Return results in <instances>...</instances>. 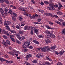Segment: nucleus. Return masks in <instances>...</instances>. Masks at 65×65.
Listing matches in <instances>:
<instances>
[{"label": "nucleus", "mask_w": 65, "mask_h": 65, "mask_svg": "<svg viewBox=\"0 0 65 65\" xmlns=\"http://www.w3.org/2000/svg\"><path fill=\"white\" fill-rule=\"evenodd\" d=\"M45 32L47 34V36H50L51 35L53 34L54 31H51V32H50L48 31L47 30Z\"/></svg>", "instance_id": "nucleus-1"}, {"label": "nucleus", "mask_w": 65, "mask_h": 65, "mask_svg": "<svg viewBox=\"0 0 65 65\" xmlns=\"http://www.w3.org/2000/svg\"><path fill=\"white\" fill-rule=\"evenodd\" d=\"M49 6L51 8H52L54 10H56V9L55 8L54 6H55V5L54 4H50L49 3Z\"/></svg>", "instance_id": "nucleus-2"}, {"label": "nucleus", "mask_w": 65, "mask_h": 65, "mask_svg": "<svg viewBox=\"0 0 65 65\" xmlns=\"http://www.w3.org/2000/svg\"><path fill=\"white\" fill-rule=\"evenodd\" d=\"M3 32L5 34H6V35L7 36H9V35H10L9 32H8V31H6L4 30L3 31Z\"/></svg>", "instance_id": "nucleus-3"}, {"label": "nucleus", "mask_w": 65, "mask_h": 65, "mask_svg": "<svg viewBox=\"0 0 65 65\" xmlns=\"http://www.w3.org/2000/svg\"><path fill=\"white\" fill-rule=\"evenodd\" d=\"M45 15H46V16H50L51 17H53V15L51 13H44Z\"/></svg>", "instance_id": "nucleus-4"}, {"label": "nucleus", "mask_w": 65, "mask_h": 65, "mask_svg": "<svg viewBox=\"0 0 65 65\" xmlns=\"http://www.w3.org/2000/svg\"><path fill=\"white\" fill-rule=\"evenodd\" d=\"M32 55L29 54H28L26 57L25 59L26 60H28L29 59V58H30V57H32Z\"/></svg>", "instance_id": "nucleus-5"}, {"label": "nucleus", "mask_w": 65, "mask_h": 65, "mask_svg": "<svg viewBox=\"0 0 65 65\" xmlns=\"http://www.w3.org/2000/svg\"><path fill=\"white\" fill-rule=\"evenodd\" d=\"M43 48L44 50H46V51L48 50H50V47H48V46H45V47H43Z\"/></svg>", "instance_id": "nucleus-6"}, {"label": "nucleus", "mask_w": 65, "mask_h": 65, "mask_svg": "<svg viewBox=\"0 0 65 65\" xmlns=\"http://www.w3.org/2000/svg\"><path fill=\"white\" fill-rule=\"evenodd\" d=\"M30 42H28L27 43V44L25 46H24L23 47L24 48H26V47H28V48H29V46L30 45Z\"/></svg>", "instance_id": "nucleus-7"}, {"label": "nucleus", "mask_w": 65, "mask_h": 65, "mask_svg": "<svg viewBox=\"0 0 65 65\" xmlns=\"http://www.w3.org/2000/svg\"><path fill=\"white\" fill-rule=\"evenodd\" d=\"M45 42L46 43L48 44V43H51V41H50V39H48L46 40H45Z\"/></svg>", "instance_id": "nucleus-8"}, {"label": "nucleus", "mask_w": 65, "mask_h": 65, "mask_svg": "<svg viewBox=\"0 0 65 65\" xmlns=\"http://www.w3.org/2000/svg\"><path fill=\"white\" fill-rule=\"evenodd\" d=\"M0 11H1V14H4V10L2 8H0Z\"/></svg>", "instance_id": "nucleus-9"}, {"label": "nucleus", "mask_w": 65, "mask_h": 65, "mask_svg": "<svg viewBox=\"0 0 65 65\" xmlns=\"http://www.w3.org/2000/svg\"><path fill=\"white\" fill-rule=\"evenodd\" d=\"M8 53L9 54L12 55V56H14L15 55V54H14V53L13 52H9Z\"/></svg>", "instance_id": "nucleus-10"}, {"label": "nucleus", "mask_w": 65, "mask_h": 65, "mask_svg": "<svg viewBox=\"0 0 65 65\" xmlns=\"http://www.w3.org/2000/svg\"><path fill=\"white\" fill-rule=\"evenodd\" d=\"M38 30L37 29H35L34 30V32L35 33H36V34H37L38 33Z\"/></svg>", "instance_id": "nucleus-11"}, {"label": "nucleus", "mask_w": 65, "mask_h": 65, "mask_svg": "<svg viewBox=\"0 0 65 65\" xmlns=\"http://www.w3.org/2000/svg\"><path fill=\"white\" fill-rule=\"evenodd\" d=\"M33 42L34 43H36V44H39V42L37 41L34 40L33 41Z\"/></svg>", "instance_id": "nucleus-12"}, {"label": "nucleus", "mask_w": 65, "mask_h": 65, "mask_svg": "<svg viewBox=\"0 0 65 65\" xmlns=\"http://www.w3.org/2000/svg\"><path fill=\"white\" fill-rule=\"evenodd\" d=\"M2 44L4 46H5L6 47V46H7L8 45L6 43V42H4V41H3L2 42Z\"/></svg>", "instance_id": "nucleus-13"}, {"label": "nucleus", "mask_w": 65, "mask_h": 65, "mask_svg": "<svg viewBox=\"0 0 65 65\" xmlns=\"http://www.w3.org/2000/svg\"><path fill=\"white\" fill-rule=\"evenodd\" d=\"M41 20H42V18H38L37 19V21L38 22H41Z\"/></svg>", "instance_id": "nucleus-14"}, {"label": "nucleus", "mask_w": 65, "mask_h": 65, "mask_svg": "<svg viewBox=\"0 0 65 65\" xmlns=\"http://www.w3.org/2000/svg\"><path fill=\"white\" fill-rule=\"evenodd\" d=\"M45 26L48 29H51L52 30H53V29H54L53 28L50 27V26L47 25H45Z\"/></svg>", "instance_id": "nucleus-15"}, {"label": "nucleus", "mask_w": 65, "mask_h": 65, "mask_svg": "<svg viewBox=\"0 0 65 65\" xmlns=\"http://www.w3.org/2000/svg\"><path fill=\"white\" fill-rule=\"evenodd\" d=\"M10 32L12 33H16V31L14 30H10Z\"/></svg>", "instance_id": "nucleus-16"}, {"label": "nucleus", "mask_w": 65, "mask_h": 65, "mask_svg": "<svg viewBox=\"0 0 65 65\" xmlns=\"http://www.w3.org/2000/svg\"><path fill=\"white\" fill-rule=\"evenodd\" d=\"M46 59L48 60H49V61H52V60L50 58V57L48 56H47L46 57Z\"/></svg>", "instance_id": "nucleus-17"}, {"label": "nucleus", "mask_w": 65, "mask_h": 65, "mask_svg": "<svg viewBox=\"0 0 65 65\" xmlns=\"http://www.w3.org/2000/svg\"><path fill=\"white\" fill-rule=\"evenodd\" d=\"M18 9L20 10H21V11H23V10H24V8L23 7H19Z\"/></svg>", "instance_id": "nucleus-18"}, {"label": "nucleus", "mask_w": 65, "mask_h": 65, "mask_svg": "<svg viewBox=\"0 0 65 65\" xmlns=\"http://www.w3.org/2000/svg\"><path fill=\"white\" fill-rule=\"evenodd\" d=\"M19 19L20 21H23V17L21 16H20L19 17Z\"/></svg>", "instance_id": "nucleus-19"}, {"label": "nucleus", "mask_w": 65, "mask_h": 65, "mask_svg": "<svg viewBox=\"0 0 65 65\" xmlns=\"http://www.w3.org/2000/svg\"><path fill=\"white\" fill-rule=\"evenodd\" d=\"M12 19L14 21L16 20V18H15V17L13 16H12Z\"/></svg>", "instance_id": "nucleus-20"}, {"label": "nucleus", "mask_w": 65, "mask_h": 65, "mask_svg": "<svg viewBox=\"0 0 65 65\" xmlns=\"http://www.w3.org/2000/svg\"><path fill=\"white\" fill-rule=\"evenodd\" d=\"M26 15L27 16V17H29V18H31V17H32L31 14H26Z\"/></svg>", "instance_id": "nucleus-21"}, {"label": "nucleus", "mask_w": 65, "mask_h": 65, "mask_svg": "<svg viewBox=\"0 0 65 65\" xmlns=\"http://www.w3.org/2000/svg\"><path fill=\"white\" fill-rule=\"evenodd\" d=\"M57 13L58 14H59V15H62V14H63V13L61 12V11H58L57 12Z\"/></svg>", "instance_id": "nucleus-22"}, {"label": "nucleus", "mask_w": 65, "mask_h": 65, "mask_svg": "<svg viewBox=\"0 0 65 65\" xmlns=\"http://www.w3.org/2000/svg\"><path fill=\"white\" fill-rule=\"evenodd\" d=\"M16 43H18V44H21V42L17 40H16Z\"/></svg>", "instance_id": "nucleus-23"}, {"label": "nucleus", "mask_w": 65, "mask_h": 65, "mask_svg": "<svg viewBox=\"0 0 65 65\" xmlns=\"http://www.w3.org/2000/svg\"><path fill=\"white\" fill-rule=\"evenodd\" d=\"M60 25L62 27L65 26V22H63L62 24H61V23Z\"/></svg>", "instance_id": "nucleus-24"}, {"label": "nucleus", "mask_w": 65, "mask_h": 65, "mask_svg": "<svg viewBox=\"0 0 65 65\" xmlns=\"http://www.w3.org/2000/svg\"><path fill=\"white\" fill-rule=\"evenodd\" d=\"M36 57L37 58H40L41 57V54H38L37 55Z\"/></svg>", "instance_id": "nucleus-25"}, {"label": "nucleus", "mask_w": 65, "mask_h": 65, "mask_svg": "<svg viewBox=\"0 0 65 65\" xmlns=\"http://www.w3.org/2000/svg\"><path fill=\"white\" fill-rule=\"evenodd\" d=\"M12 14L14 16V17H17V14L15 13L14 12H13L12 13Z\"/></svg>", "instance_id": "nucleus-26"}, {"label": "nucleus", "mask_w": 65, "mask_h": 65, "mask_svg": "<svg viewBox=\"0 0 65 65\" xmlns=\"http://www.w3.org/2000/svg\"><path fill=\"white\" fill-rule=\"evenodd\" d=\"M44 3L45 4L48 5L49 4V2L46 1H44Z\"/></svg>", "instance_id": "nucleus-27"}, {"label": "nucleus", "mask_w": 65, "mask_h": 65, "mask_svg": "<svg viewBox=\"0 0 65 65\" xmlns=\"http://www.w3.org/2000/svg\"><path fill=\"white\" fill-rule=\"evenodd\" d=\"M55 23L57 24H59V25H61V23L57 21H56L55 22Z\"/></svg>", "instance_id": "nucleus-28"}, {"label": "nucleus", "mask_w": 65, "mask_h": 65, "mask_svg": "<svg viewBox=\"0 0 65 65\" xmlns=\"http://www.w3.org/2000/svg\"><path fill=\"white\" fill-rule=\"evenodd\" d=\"M18 32L20 34H21V35H22L23 33V32L21 30H19L18 31Z\"/></svg>", "instance_id": "nucleus-29"}, {"label": "nucleus", "mask_w": 65, "mask_h": 65, "mask_svg": "<svg viewBox=\"0 0 65 65\" xmlns=\"http://www.w3.org/2000/svg\"><path fill=\"white\" fill-rule=\"evenodd\" d=\"M31 18L32 19H36V17H35V15H33L32 16H31Z\"/></svg>", "instance_id": "nucleus-30"}, {"label": "nucleus", "mask_w": 65, "mask_h": 65, "mask_svg": "<svg viewBox=\"0 0 65 65\" xmlns=\"http://www.w3.org/2000/svg\"><path fill=\"white\" fill-rule=\"evenodd\" d=\"M37 10L38 11H39V12H40L41 13H43V12H44V11L41 10H40L39 9H38Z\"/></svg>", "instance_id": "nucleus-31"}, {"label": "nucleus", "mask_w": 65, "mask_h": 65, "mask_svg": "<svg viewBox=\"0 0 65 65\" xmlns=\"http://www.w3.org/2000/svg\"><path fill=\"white\" fill-rule=\"evenodd\" d=\"M25 38V37L24 36H23L21 37V40H24Z\"/></svg>", "instance_id": "nucleus-32"}, {"label": "nucleus", "mask_w": 65, "mask_h": 65, "mask_svg": "<svg viewBox=\"0 0 65 65\" xmlns=\"http://www.w3.org/2000/svg\"><path fill=\"white\" fill-rule=\"evenodd\" d=\"M59 53L60 55H63V54H64V51H61Z\"/></svg>", "instance_id": "nucleus-33"}, {"label": "nucleus", "mask_w": 65, "mask_h": 65, "mask_svg": "<svg viewBox=\"0 0 65 65\" xmlns=\"http://www.w3.org/2000/svg\"><path fill=\"white\" fill-rule=\"evenodd\" d=\"M5 39H7V36L5 35H3L2 36Z\"/></svg>", "instance_id": "nucleus-34"}, {"label": "nucleus", "mask_w": 65, "mask_h": 65, "mask_svg": "<svg viewBox=\"0 0 65 65\" xmlns=\"http://www.w3.org/2000/svg\"><path fill=\"white\" fill-rule=\"evenodd\" d=\"M49 3L54 4V1L53 0H50L49 1Z\"/></svg>", "instance_id": "nucleus-35"}, {"label": "nucleus", "mask_w": 65, "mask_h": 65, "mask_svg": "<svg viewBox=\"0 0 65 65\" xmlns=\"http://www.w3.org/2000/svg\"><path fill=\"white\" fill-rule=\"evenodd\" d=\"M28 26L26 25V26L24 27V29L25 30H26L28 29Z\"/></svg>", "instance_id": "nucleus-36"}, {"label": "nucleus", "mask_w": 65, "mask_h": 65, "mask_svg": "<svg viewBox=\"0 0 65 65\" xmlns=\"http://www.w3.org/2000/svg\"><path fill=\"white\" fill-rule=\"evenodd\" d=\"M57 65H63V64H62L61 62H59L57 63Z\"/></svg>", "instance_id": "nucleus-37"}, {"label": "nucleus", "mask_w": 65, "mask_h": 65, "mask_svg": "<svg viewBox=\"0 0 65 65\" xmlns=\"http://www.w3.org/2000/svg\"><path fill=\"white\" fill-rule=\"evenodd\" d=\"M62 31V34H65V29H63Z\"/></svg>", "instance_id": "nucleus-38"}, {"label": "nucleus", "mask_w": 65, "mask_h": 65, "mask_svg": "<svg viewBox=\"0 0 65 65\" xmlns=\"http://www.w3.org/2000/svg\"><path fill=\"white\" fill-rule=\"evenodd\" d=\"M55 48H56L55 46H52L50 48V49L51 50H54V49H55Z\"/></svg>", "instance_id": "nucleus-39"}, {"label": "nucleus", "mask_w": 65, "mask_h": 65, "mask_svg": "<svg viewBox=\"0 0 65 65\" xmlns=\"http://www.w3.org/2000/svg\"><path fill=\"white\" fill-rule=\"evenodd\" d=\"M0 60H1V61H6V59H3V58H0Z\"/></svg>", "instance_id": "nucleus-40"}, {"label": "nucleus", "mask_w": 65, "mask_h": 65, "mask_svg": "<svg viewBox=\"0 0 65 65\" xmlns=\"http://www.w3.org/2000/svg\"><path fill=\"white\" fill-rule=\"evenodd\" d=\"M30 34L32 35H34V32H33V30H31L30 31Z\"/></svg>", "instance_id": "nucleus-41"}, {"label": "nucleus", "mask_w": 65, "mask_h": 65, "mask_svg": "<svg viewBox=\"0 0 65 65\" xmlns=\"http://www.w3.org/2000/svg\"><path fill=\"white\" fill-rule=\"evenodd\" d=\"M6 28L7 29H8V30H10V28H9V26L8 25H7L6 26Z\"/></svg>", "instance_id": "nucleus-42"}, {"label": "nucleus", "mask_w": 65, "mask_h": 65, "mask_svg": "<svg viewBox=\"0 0 65 65\" xmlns=\"http://www.w3.org/2000/svg\"><path fill=\"white\" fill-rule=\"evenodd\" d=\"M7 23L8 24V25H10L11 24V22L8 21H7Z\"/></svg>", "instance_id": "nucleus-43"}, {"label": "nucleus", "mask_w": 65, "mask_h": 65, "mask_svg": "<svg viewBox=\"0 0 65 65\" xmlns=\"http://www.w3.org/2000/svg\"><path fill=\"white\" fill-rule=\"evenodd\" d=\"M31 28H32V30H35V28L34 27H32V26H30L29 27V29H31Z\"/></svg>", "instance_id": "nucleus-44"}, {"label": "nucleus", "mask_w": 65, "mask_h": 65, "mask_svg": "<svg viewBox=\"0 0 65 65\" xmlns=\"http://www.w3.org/2000/svg\"><path fill=\"white\" fill-rule=\"evenodd\" d=\"M9 9H8L5 8L4 10L5 12H8Z\"/></svg>", "instance_id": "nucleus-45"}, {"label": "nucleus", "mask_w": 65, "mask_h": 65, "mask_svg": "<svg viewBox=\"0 0 65 65\" xmlns=\"http://www.w3.org/2000/svg\"><path fill=\"white\" fill-rule=\"evenodd\" d=\"M45 64H46V65H51V63H49L48 62H46L45 63Z\"/></svg>", "instance_id": "nucleus-46"}, {"label": "nucleus", "mask_w": 65, "mask_h": 65, "mask_svg": "<svg viewBox=\"0 0 65 65\" xmlns=\"http://www.w3.org/2000/svg\"><path fill=\"white\" fill-rule=\"evenodd\" d=\"M9 12L10 14H12V10H11V9L9 10Z\"/></svg>", "instance_id": "nucleus-47"}, {"label": "nucleus", "mask_w": 65, "mask_h": 65, "mask_svg": "<svg viewBox=\"0 0 65 65\" xmlns=\"http://www.w3.org/2000/svg\"><path fill=\"white\" fill-rule=\"evenodd\" d=\"M6 42L7 43V44H9H9H10V41H9L7 40L6 41Z\"/></svg>", "instance_id": "nucleus-48"}, {"label": "nucleus", "mask_w": 65, "mask_h": 65, "mask_svg": "<svg viewBox=\"0 0 65 65\" xmlns=\"http://www.w3.org/2000/svg\"><path fill=\"white\" fill-rule=\"evenodd\" d=\"M49 24H50V25H54V23L52 22H51V21H49Z\"/></svg>", "instance_id": "nucleus-49"}, {"label": "nucleus", "mask_w": 65, "mask_h": 65, "mask_svg": "<svg viewBox=\"0 0 65 65\" xmlns=\"http://www.w3.org/2000/svg\"><path fill=\"white\" fill-rule=\"evenodd\" d=\"M5 2H6V4H8L9 3V2L8 0H5Z\"/></svg>", "instance_id": "nucleus-50"}, {"label": "nucleus", "mask_w": 65, "mask_h": 65, "mask_svg": "<svg viewBox=\"0 0 65 65\" xmlns=\"http://www.w3.org/2000/svg\"><path fill=\"white\" fill-rule=\"evenodd\" d=\"M50 36L52 38H54L55 36L54 35H53V34L51 35Z\"/></svg>", "instance_id": "nucleus-51"}, {"label": "nucleus", "mask_w": 65, "mask_h": 65, "mask_svg": "<svg viewBox=\"0 0 65 65\" xmlns=\"http://www.w3.org/2000/svg\"><path fill=\"white\" fill-rule=\"evenodd\" d=\"M45 49H44V48L43 49V48H41V51L42 52H45V50H44Z\"/></svg>", "instance_id": "nucleus-52"}, {"label": "nucleus", "mask_w": 65, "mask_h": 65, "mask_svg": "<svg viewBox=\"0 0 65 65\" xmlns=\"http://www.w3.org/2000/svg\"><path fill=\"white\" fill-rule=\"evenodd\" d=\"M4 25H5V26H7V25H8V24H7V21L6 22L5 21H4Z\"/></svg>", "instance_id": "nucleus-53"}, {"label": "nucleus", "mask_w": 65, "mask_h": 65, "mask_svg": "<svg viewBox=\"0 0 65 65\" xmlns=\"http://www.w3.org/2000/svg\"><path fill=\"white\" fill-rule=\"evenodd\" d=\"M38 37L39 38H43V36L42 35H39L38 36Z\"/></svg>", "instance_id": "nucleus-54"}, {"label": "nucleus", "mask_w": 65, "mask_h": 65, "mask_svg": "<svg viewBox=\"0 0 65 65\" xmlns=\"http://www.w3.org/2000/svg\"><path fill=\"white\" fill-rule=\"evenodd\" d=\"M25 25V24L23 22H21V25L22 26H24Z\"/></svg>", "instance_id": "nucleus-55"}, {"label": "nucleus", "mask_w": 65, "mask_h": 65, "mask_svg": "<svg viewBox=\"0 0 65 65\" xmlns=\"http://www.w3.org/2000/svg\"><path fill=\"white\" fill-rule=\"evenodd\" d=\"M47 9H49V10H53V9H51V8H52L51 7H47Z\"/></svg>", "instance_id": "nucleus-56"}, {"label": "nucleus", "mask_w": 65, "mask_h": 65, "mask_svg": "<svg viewBox=\"0 0 65 65\" xmlns=\"http://www.w3.org/2000/svg\"><path fill=\"white\" fill-rule=\"evenodd\" d=\"M32 62L34 63H36L37 62V61L36 60H34L32 61Z\"/></svg>", "instance_id": "nucleus-57"}, {"label": "nucleus", "mask_w": 65, "mask_h": 65, "mask_svg": "<svg viewBox=\"0 0 65 65\" xmlns=\"http://www.w3.org/2000/svg\"><path fill=\"white\" fill-rule=\"evenodd\" d=\"M29 48L30 49V50H32V49H33V46L32 45H30L29 47Z\"/></svg>", "instance_id": "nucleus-58"}, {"label": "nucleus", "mask_w": 65, "mask_h": 65, "mask_svg": "<svg viewBox=\"0 0 65 65\" xmlns=\"http://www.w3.org/2000/svg\"><path fill=\"white\" fill-rule=\"evenodd\" d=\"M11 27L13 29H14V30H15V26H14L13 25L11 26Z\"/></svg>", "instance_id": "nucleus-59"}, {"label": "nucleus", "mask_w": 65, "mask_h": 65, "mask_svg": "<svg viewBox=\"0 0 65 65\" xmlns=\"http://www.w3.org/2000/svg\"><path fill=\"white\" fill-rule=\"evenodd\" d=\"M9 37L10 38H12L13 37H14V36L13 35H9Z\"/></svg>", "instance_id": "nucleus-60"}, {"label": "nucleus", "mask_w": 65, "mask_h": 65, "mask_svg": "<svg viewBox=\"0 0 65 65\" xmlns=\"http://www.w3.org/2000/svg\"><path fill=\"white\" fill-rule=\"evenodd\" d=\"M55 53L56 55H59V53L57 51H56L55 52Z\"/></svg>", "instance_id": "nucleus-61"}, {"label": "nucleus", "mask_w": 65, "mask_h": 65, "mask_svg": "<svg viewBox=\"0 0 65 65\" xmlns=\"http://www.w3.org/2000/svg\"><path fill=\"white\" fill-rule=\"evenodd\" d=\"M17 38L19 40H21V37H20V36H19V37H17Z\"/></svg>", "instance_id": "nucleus-62"}, {"label": "nucleus", "mask_w": 65, "mask_h": 65, "mask_svg": "<svg viewBox=\"0 0 65 65\" xmlns=\"http://www.w3.org/2000/svg\"><path fill=\"white\" fill-rule=\"evenodd\" d=\"M8 12H5L4 13V14L5 15H6V16H7V15H8V13H7Z\"/></svg>", "instance_id": "nucleus-63"}, {"label": "nucleus", "mask_w": 65, "mask_h": 65, "mask_svg": "<svg viewBox=\"0 0 65 65\" xmlns=\"http://www.w3.org/2000/svg\"><path fill=\"white\" fill-rule=\"evenodd\" d=\"M25 63L26 65H29V64H30V63H28V62L27 61H26L25 62Z\"/></svg>", "instance_id": "nucleus-64"}]
</instances>
